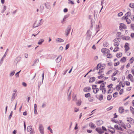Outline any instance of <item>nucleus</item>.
<instances>
[{"label": "nucleus", "instance_id": "obj_1", "mask_svg": "<svg viewBox=\"0 0 134 134\" xmlns=\"http://www.w3.org/2000/svg\"><path fill=\"white\" fill-rule=\"evenodd\" d=\"M71 25H69L67 27L66 30L65 31V35L66 36H67L70 33L71 29Z\"/></svg>", "mask_w": 134, "mask_h": 134}, {"label": "nucleus", "instance_id": "obj_2", "mask_svg": "<svg viewBox=\"0 0 134 134\" xmlns=\"http://www.w3.org/2000/svg\"><path fill=\"white\" fill-rule=\"evenodd\" d=\"M39 130L41 134H44V127L43 125L41 124H40L39 125Z\"/></svg>", "mask_w": 134, "mask_h": 134}, {"label": "nucleus", "instance_id": "obj_3", "mask_svg": "<svg viewBox=\"0 0 134 134\" xmlns=\"http://www.w3.org/2000/svg\"><path fill=\"white\" fill-rule=\"evenodd\" d=\"M43 23H41L40 22H37V21H36L34 24L32 28L34 29L36 27L38 26H39L41 25Z\"/></svg>", "mask_w": 134, "mask_h": 134}, {"label": "nucleus", "instance_id": "obj_4", "mask_svg": "<svg viewBox=\"0 0 134 134\" xmlns=\"http://www.w3.org/2000/svg\"><path fill=\"white\" fill-rule=\"evenodd\" d=\"M86 34V39L87 40H89L90 39L91 36L92 32L90 30H88L87 31Z\"/></svg>", "mask_w": 134, "mask_h": 134}, {"label": "nucleus", "instance_id": "obj_5", "mask_svg": "<svg viewBox=\"0 0 134 134\" xmlns=\"http://www.w3.org/2000/svg\"><path fill=\"white\" fill-rule=\"evenodd\" d=\"M89 125L90 127L92 129H94L96 127L95 125L92 122H90L89 124Z\"/></svg>", "mask_w": 134, "mask_h": 134}, {"label": "nucleus", "instance_id": "obj_6", "mask_svg": "<svg viewBox=\"0 0 134 134\" xmlns=\"http://www.w3.org/2000/svg\"><path fill=\"white\" fill-rule=\"evenodd\" d=\"M96 130L99 134H102L104 132V131H102L100 128H96Z\"/></svg>", "mask_w": 134, "mask_h": 134}, {"label": "nucleus", "instance_id": "obj_7", "mask_svg": "<svg viewBox=\"0 0 134 134\" xmlns=\"http://www.w3.org/2000/svg\"><path fill=\"white\" fill-rule=\"evenodd\" d=\"M127 78L129 79L132 82H133L134 80L133 76L131 74H129L127 76Z\"/></svg>", "mask_w": 134, "mask_h": 134}, {"label": "nucleus", "instance_id": "obj_8", "mask_svg": "<svg viewBox=\"0 0 134 134\" xmlns=\"http://www.w3.org/2000/svg\"><path fill=\"white\" fill-rule=\"evenodd\" d=\"M120 26H119V28L120 30H121L122 29H125V25L124 24L122 23H120Z\"/></svg>", "mask_w": 134, "mask_h": 134}, {"label": "nucleus", "instance_id": "obj_9", "mask_svg": "<svg viewBox=\"0 0 134 134\" xmlns=\"http://www.w3.org/2000/svg\"><path fill=\"white\" fill-rule=\"evenodd\" d=\"M127 121L130 124L133 123L134 121L133 119L130 117L127 118Z\"/></svg>", "mask_w": 134, "mask_h": 134}, {"label": "nucleus", "instance_id": "obj_10", "mask_svg": "<svg viewBox=\"0 0 134 134\" xmlns=\"http://www.w3.org/2000/svg\"><path fill=\"white\" fill-rule=\"evenodd\" d=\"M91 89V88L89 87H88L85 88L83 89V91L85 92H89Z\"/></svg>", "mask_w": 134, "mask_h": 134}, {"label": "nucleus", "instance_id": "obj_11", "mask_svg": "<svg viewBox=\"0 0 134 134\" xmlns=\"http://www.w3.org/2000/svg\"><path fill=\"white\" fill-rule=\"evenodd\" d=\"M124 111V109L123 108V107H119V112L120 113H122Z\"/></svg>", "mask_w": 134, "mask_h": 134}, {"label": "nucleus", "instance_id": "obj_12", "mask_svg": "<svg viewBox=\"0 0 134 134\" xmlns=\"http://www.w3.org/2000/svg\"><path fill=\"white\" fill-rule=\"evenodd\" d=\"M62 56L61 55H59L56 59V61L58 63L61 61L62 59Z\"/></svg>", "mask_w": 134, "mask_h": 134}, {"label": "nucleus", "instance_id": "obj_13", "mask_svg": "<svg viewBox=\"0 0 134 134\" xmlns=\"http://www.w3.org/2000/svg\"><path fill=\"white\" fill-rule=\"evenodd\" d=\"M96 79V78L95 77H92L90 78L89 80V82L90 83L92 82H94Z\"/></svg>", "mask_w": 134, "mask_h": 134}, {"label": "nucleus", "instance_id": "obj_14", "mask_svg": "<svg viewBox=\"0 0 134 134\" xmlns=\"http://www.w3.org/2000/svg\"><path fill=\"white\" fill-rule=\"evenodd\" d=\"M47 4L46 3H45L44 5L46 8L48 9H50L51 8V7L49 5V3L47 2Z\"/></svg>", "mask_w": 134, "mask_h": 134}, {"label": "nucleus", "instance_id": "obj_15", "mask_svg": "<svg viewBox=\"0 0 134 134\" xmlns=\"http://www.w3.org/2000/svg\"><path fill=\"white\" fill-rule=\"evenodd\" d=\"M64 41L63 39L60 38H57L56 40V42L57 43L63 42Z\"/></svg>", "mask_w": 134, "mask_h": 134}, {"label": "nucleus", "instance_id": "obj_16", "mask_svg": "<svg viewBox=\"0 0 134 134\" xmlns=\"http://www.w3.org/2000/svg\"><path fill=\"white\" fill-rule=\"evenodd\" d=\"M44 41V40L43 39H41L39 40L37 43L39 45H41Z\"/></svg>", "mask_w": 134, "mask_h": 134}, {"label": "nucleus", "instance_id": "obj_17", "mask_svg": "<svg viewBox=\"0 0 134 134\" xmlns=\"http://www.w3.org/2000/svg\"><path fill=\"white\" fill-rule=\"evenodd\" d=\"M103 123V121L102 120H99L96 121L97 124L98 125H100Z\"/></svg>", "mask_w": 134, "mask_h": 134}, {"label": "nucleus", "instance_id": "obj_18", "mask_svg": "<svg viewBox=\"0 0 134 134\" xmlns=\"http://www.w3.org/2000/svg\"><path fill=\"white\" fill-rule=\"evenodd\" d=\"M44 73L43 72L42 74V82H38V85H40V86L42 84L43 80L44 79Z\"/></svg>", "mask_w": 134, "mask_h": 134}, {"label": "nucleus", "instance_id": "obj_19", "mask_svg": "<svg viewBox=\"0 0 134 134\" xmlns=\"http://www.w3.org/2000/svg\"><path fill=\"white\" fill-rule=\"evenodd\" d=\"M21 57L19 56H18L16 58L15 60L17 61L16 64H17L20 61L21 59Z\"/></svg>", "mask_w": 134, "mask_h": 134}, {"label": "nucleus", "instance_id": "obj_20", "mask_svg": "<svg viewBox=\"0 0 134 134\" xmlns=\"http://www.w3.org/2000/svg\"><path fill=\"white\" fill-rule=\"evenodd\" d=\"M32 126H27V130L28 132H29L32 130Z\"/></svg>", "mask_w": 134, "mask_h": 134}, {"label": "nucleus", "instance_id": "obj_21", "mask_svg": "<svg viewBox=\"0 0 134 134\" xmlns=\"http://www.w3.org/2000/svg\"><path fill=\"white\" fill-rule=\"evenodd\" d=\"M127 131V132L129 134H134V131L130 130H128Z\"/></svg>", "mask_w": 134, "mask_h": 134}, {"label": "nucleus", "instance_id": "obj_22", "mask_svg": "<svg viewBox=\"0 0 134 134\" xmlns=\"http://www.w3.org/2000/svg\"><path fill=\"white\" fill-rule=\"evenodd\" d=\"M71 91H69V93L68 94V101H69L70 100L71 98Z\"/></svg>", "mask_w": 134, "mask_h": 134}, {"label": "nucleus", "instance_id": "obj_23", "mask_svg": "<svg viewBox=\"0 0 134 134\" xmlns=\"http://www.w3.org/2000/svg\"><path fill=\"white\" fill-rule=\"evenodd\" d=\"M131 15V14L130 12H128L126 13V16H127V18H128L129 17L130 18Z\"/></svg>", "mask_w": 134, "mask_h": 134}, {"label": "nucleus", "instance_id": "obj_24", "mask_svg": "<svg viewBox=\"0 0 134 134\" xmlns=\"http://www.w3.org/2000/svg\"><path fill=\"white\" fill-rule=\"evenodd\" d=\"M119 85L120 86H122V87H124L125 85L124 83H123V82L121 81L120 82Z\"/></svg>", "mask_w": 134, "mask_h": 134}, {"label": "nucleus", "instance_id": "obj_25", "mask_svg": "<svg viewBox=\"0 0 134 134\" xmlns=\"http://www.w3.org/2000/svg\"><path fill=\"white\" fill-rule=\"evenodd\" d=\"M126 61V57H124L122 58L120 60L121 62L124 63Z\"/></svg>", "mask_w": 134, "mask_h": 134}, {"label": "nucleus", "instance_id": "obj_26", "mask_svg": "<svg viewBox=\"0 0 134 134\" xmlns=\"http://www.w3.org/2000/svg\"><path fill=\"white\" fill-rule=\"evenodd\" d=\"M8 51V49H7L5 53L4 54V55H3V57H2V58L1 59L3 60L4 58L5 57V56L6 55V53H7V52Z\"/></svg>", "mask_w": 134, "mask_h": 134}, {"label": "nucleus", "instance_id": "obj_27", "mask_svg": "<svg viewBox=\"0 0 134 134\" xmlns=\"http://www.w3.org/2000/svg\"><path fill=\"white\" fill-rule=\"evenodd\" d=\"M122 55V54L121 53H118L116 55V57L118 58H119Z\"/></svg>", "mask_w": 134, "mask_h": 134}, {"label": "nucleus", "instance_id": "obj_28", "mask_svg": "<svg viewBox=\"0 0 134 134\" xmlns=\"http://www.w3.org/2000/svg\"><path fill=\"white\" fill-rule=\"evenodd\" d=\"M108 45V43L107 42H105L103 43V46L104 47H107Z\"/></svg>", "mask_w": 134, "mask_h": 134}, {"label": "nucleus", "instance_id": "obj_29", "mask_svg": "<svg viewBox=\"0 0 134 134\" xmlns=\"http://www.w3.org/2000/svg\"><path fill=\"white\" fill-rule=\"evenodd\" d=\"M44 9V7L43 5H41L40 6V11L42 13L43 12V10Z\"/></svg>", "mask_w": 134, "mask_h": 134}, {"label": "nucleus", "instance_id": "obj_30", "mask_svg": "<svg viewBox=\"0 0 134 134\" xmlns=\"http://www.w3.org/2000/svg\"><path fill=\"white\" fill-rule=\"evenodd\" d=\"M126 22L128 24H130L131 23V20L128 19L127 18V16H126Z\"/></svg>", "mask_w": 134, "mask_h": 134}, {"label": "nucleus", "instance_id": "obj_31", "mask_svg": "<svg viewBox=\"0 0 134 134\" xmlns=\"http://www.w3.org/2000/svg\"><path fill=\"white\" fill-rule=\"evenodd\" d=\"M130 110L133 114V116L134 117V108H133L132 107H130Z\"/></svg>", "mask_w": 134, "mask_h": 134}, {"label": "nucleus", "instance_id": "obj_32", "mask_svg": "<svg viewBox=\"0 0 134 134\" xmlns=\"http://www.w3.org/2000/svg\"><path fill=\"white\" fill-rule=\"evenodd\" d=\"M112 98V96L111 95H109L107 97V100H110Z\"/></svg>", "mask_w": 134, "mask_h": 134}, {"label": "nucleus", "instance_id": "obj_33", "mask_svg": "<svg viewBox=\"0 0 134 134\" xmlns=\"http://www.w3.org/2000/svg\"><path fill=\"white\" fill-rule=\"evenodd\" d=\"M129 44L128 43H126V51L129 49L130 48L129 47Z\"/></svg>", "mask_w": 134, "mask_h": 134}, {"label": "nucleus", "instance_id": "obj_34", "mask_svg": "<svg viewBox=\"0 0 134 134\" xmlns=\"http://www.w3.org/2000/svg\"><path fill=\"white\" fill-rule=\"evenodd\" d=\"M130 7L131 8H134V3H131L129 4Z\"/></svg>", "mask_w": 134, "mask_h": 134}, {"label": "nucleus", "instance_id": "obj_35", "mask_svg": "<svg viewBox=\"0 0 134 134\" xmlns=\"http://www.w3.org/2000/svg\"><path fill=\"white\" fill-rule=\"evenodd\" d=\"M15 72V70H14L12 72L9 74L10 76H13L14 75V73Z\"/></svg>", "mask_w": 134, "mask_h": 134}, {"label": "nucleus", "instance_id": "obj_36", "mask_svg": "<svg viewBox=\"0 0 134 134\" xmlns=\"http://www.w3.org/2000/svg\"><path fill=\"white\" fill-rule=\"evenodd\" d=\"M103 98V96L102 94H100V95L99 97L98 98V99L100 100H102Z\"/></svg>", "mask_w": 134, "mask_h": 134}, {"label": "nucleus", "instance_id": "obj_37", "mask_svg": "<svg viewBox=\"0 0 134 134\" xmlns=\"http://www.w3.org/2000/svg\"><path fill=\"white\" fill-rule=\"evenodd\" d=\"M91 94L90 93H87L86 94H85V96L86 98H88L90 96Z\"/></svg>", "mask_w": 134, "mask_h": 134}, {"label": "nucleus", "instance_id": "obj_38", "mask_svg": "<svg viewBox=\"0 0 134 134\" xmlns=\"http://www.w3.org/2000/svg\"><path fill=\"white\" fill-rule=\"evenodd\" d=\"M6 9V6H4V8L1 11V13H4V11H5V10Z\"/></svg>", "mask_w": 134, "mask_h": 134}, {"label": "nucleus", "instance_id": "obj_39", "mask_svg": "<svg viewBox=\"0 0 134 134\" xmlns=\"http://www.w3.org/2000/svg\"><path fill=\"white\" fill-rule=\"evenodd\" d=\"M119 49V48L118 47H116L113 50V51L114 52H116L118 51V49Z\"/></svg>", "mask_w": 134, "mask_h": 134}, {"label": "nucleus", "instance_id": "obj_40", "mask_svg": "<svg viewBox=\"0 0 134 134\" xmlns=\"http://www.w3.org/2000/svg\"><path fill=\"white\" fill-rule=\"evenodd\" d=\"M107 58H111L112 57V56L111 54L109 53L107 55Z\"/></svg>", "mask_w": 134, "mask_h": 134}, {"label": "nucleus", "instance_id": "obj_41", "mask_svg": "<svg viewBox=\"0 0 134 134\" xmlns=\"http://www.w3.org/2000/svg\"><path fill=\"white\" fill-rule=\"evenodd\" d=\"M114 46L117 47V46L119 45V43L118 42H114Z\"/></svg>", "mask_w": 134, "mask_h": 134}, {"label": "nucleus", "instance_id": "obj_42", "mask_svg": "<svg viewBox=\"0 0 134 134\" xmlns=\"http://www.w3.org/2000/svg\"><path fill=\"white\" fill-rule=\"evenodd\" d=\"M119 41V39L118 38L115 39L114 40V42H118Z\"/></svg>", "mask_w": 134, "mask_h": 134}, {"label": "nucleus", "instance_id": "obj_43", "mask_svg": "<svg viewBox=\"0 0 134 134\" xmlns=\"http://www.w3.org/2000/svg\"><path fill=\"white\" fill-rule=\"evenodd\" d=\"M120 86L118 85H117L116 86V89L118 91H119L120 89Z\"/></svg>", "mask_w": 134, "mask_h": 134}, {"label": "nucleus", "instance_id": "obj_44", "mask_svg": "<svg viewBox=\"0 0 134 134\" xmlns=\"http://www.w3.org/2000/svg\"><path fill=\"white\" fill-rule=\"evenodd\" d=\"M118 93L117 92H116L114 93L113 95V96L114 98H116L117 97V96H115V95H117L118 94Z\"/></svg>", "mask_w": 134, "mask_h": 134}, {"label": "nucleus", "instance_id": "obj_45", "mask_svg": "<svg viewBox=\"0 0 134 134\" xmlns=\"http://www.w3.org/2000/svg\"><path fill=\"white\" fill-rule=\"evenodd\" d=\"M120 125H121V127H123L124 129H126L125 125L124 124L122 123Z\"/></svg>", "mask_w": 134, "mask_h": 134}, {"label": "nucleus", "instance_id": "obj_46", "mask_svg": "<svg viewBox=\"0 0 134 134\" xmlns=\"http://www.w3.org/2000/svg\"><path fill=\"white\" fill-rule=\"evenodd\" d=\"M117 71H115L112 74V75H111L112 77L114 76H115L116 74L117 73Z\"/></svg>", "mask_w": 134, "mask_h": 134}, {"label": "nucleus", "instance_id": "obj_47", "mask_svg": "<svg viewBox=\"0 0 134 134\" xmlns=\"http://www.w3.org/2000/svg\"><path fill=\"white\" fill-rule=\"evenodd\" d=\"M46 103H43L42 105V108H43L45 107H46Z\"/></svg>", "mask_w": 134, "mask_h": 134}, {"label": "nucleus", "instance_id": "obj_48", "mask_svg": "<svg viewBox=\"0 0 134 134\" xmlns=\"http://www.w3.org/2000/svg\"><path fill=\"white\" fill-rule=\"evenodd\" d=\"M111 120L112 121L114 122L115 123H117L118 122V121H116L114 119H111Z\"/></svg>", "mask_w": 134, "mask_h": 134}, {"label": "nucleus", "instance_id": "obj_49", "mask_svg": "<svg viewBox=\"0 0 134 134\" xmlns=\"http://www.w3.org/2000/svg\"><path fill=\"white\" fill-rule=\"evenodd\" d=\"M110 52V51L109 49H108L106 48H105V53H108Z\"/></svg>", "mask_w": 134, "mask_h": 134}, {"label": "nucleus", "instance_id": "obj_50", "mask_svg": "<svg viewBox=\"0 0 134 134\" xmlns=\"http://www.w3.org/2000/svg\"><path fill=\"white\" fill-rule=\"evenodd\" d=\"M98 13V12L97 10H94V16L95 17V15H97Z\"/></svg>", "mask_w": 134, "mask_h": 134}, {"label": "nucleus", "instance_id": "obj_51", "mask_svg": "<svg viewBox=\"0 0 134 134\" xmlns=\"http://www.w3.org/2000/svg\"><path fill=\"white\" fill-rule=\"evenodd\" d=\"M16 97V96H12V98H11V101H13L14 99H15Z\"/></svg>", "mask_w": 134, "mask_h": 134}, {"label": "nucleus", "instance_id": "obj_52", "mask_svg": "<svg viewBox=\"0 0 134 134\" xmlns=\"http://www.w3.org/2000/svg\"><path fill=\"white\" fill-rule=\"evenodd\" d=\"M12 113H13V111H12L10 113L9 115V120H10L11 118H12Z\"/></svg>", "mask_w": 134, "mask_h": 134}, {"label": "nucleus", "instance_id": "obj_53", "mask_svg": "<svg viewBox=\"0 0 134 134\" xmlns=\"http://www.w3.org/2000/svg\"><path fill=\"white\" fill-rule=\"evenodd\" d=\"M113 86V84L112 83H111L109 85L107 86V87H108L109 88H111Z\"/></svg>", "mask_w": 134, "mask_h": 134}, {"label": "nucleus", "instance_id": "obj_54", "mask_svg": "<svg viewBox=\"0 0 134 134\" xmlns=\"http://www.w3.org/2000/svg\"><path fill=\"white\" fill-rule=\"evenodd\" d=\"M134 59L133 58V57L132 58L130 59V63H132L134 61Z\"/></svg>", "mask_w": 134, "mask_h": 134}, {"label": "nucleus", "instance_id": "obj_55", "mask_svg": "<svg viewBox=\"0 0 134 134\" xmlns=\"http://www.w3.org/2000/svg\"><path fill=\"white\" fill-rule=\"evenodd\" d=\"M113 108V106H110L107 108V111H109V110H110L111 109Z\"/></svg>", "mask_w": 134, "mask_h": 134}, {"label": "nucleus", "instance_id": "obj_56", "mask_svg": "<svg viewBox=\"0 0 134 134\" xmlns=\"http://www.w3.org/2000/svg\"><path fill=\"white\" fill-rule=\"evenodd\" d=\"M119 64H120V62H118L117 63H114V66H116L119 65Z\"/></svg>", "mask_w": 134, "mask_h": 134}, {"label": "nucleus", "instance_id": "obj_57", "mask_svg": "<svg viewBox=\"0 0 134 134\" xmlns=\"http://www.w3.org/2000/svg\"><path fill=\"white\" fill-rule=\"evenodd\" d=\"M96 92H95L94 90H93V92L94 93H95V94L97 92L99 91L98 88H96Z\"/></svg>", "mask_w": 134, "mask_h": 134}, {"label": "nucleus", "instance_id": "obj_58", "mask_svg": "<svg viewBox=\"0 0 134 134\" xmlns=\"http://www.w3.org/2000/svg\"><path fill=\"white\" fill-rule=\"evenodd\" d=\"M123 15V13L122 12H120L118 14V16H121Z\"/></svg>", "mask_w": 134, "mask_h": 134}, {"label": "nucleus", "instance_id": "obj_59", "mask_svg": "<svg viewBox=\"0 0 134 134\" xmlns=\"http://www.w3.org/2000/svg\"><path fill=\"white\" fill-rule=\"evenodd\" d=\"M66 18H65L64 17L63 18V20L61 21V23L62 24L64 23V22L65 20H66Z\"/></svg>", "mask_w": 134, "mask_h": 134}, {"label": "nucleus", "instance_id": "obj_60", "mask_svg": "<svg viewBox=\"0 0 134 134\" xmlns=\"http://www.w3.org/2000/svg\"><path fill=\"white\" fill-rule=\"evenodd\" d=\"M105 48H103L102 49H101V52L103 53H105Z\"/></svg>", "mask_w": 134, "mask_h": 134}, {"label": "nucleus", "instance_id": "obj_61", "mask_svg": "<svg viewBox=\"0 0 134 134\" xmlns=\"http://www.w3.org/2000/svg\"><path fill=\"white\" fill-rule=\"evenodd\" d=\"M69 44H67L66 45V47H65V49L66 50H67V49H68V48H69Z\"/></svg>", "mask_w": 134, "mask_h": 134}, {"label": "nucleus", "instance_id": "obj_62", "mask_svg": "<svg viewBox=\"0 0 134 134\" xmlns=\"http://www.w3.org/2000/svg\"><path fill=\"white\" fill-rule=\"evenodd\" d=\"M39 62V60L38 59H35V62L34 64V65L36 63H38Z\"/></svg>", "mask_w": 134, "mask_h": 134}, {"label": "nucleus", "instance_id": "obj_63", "mask_svg": "<svg viewBox=\"0 0 134 134\" xmlns=\"http://www.w3.org/2000/svg\"><path fill=\"white\" fill-rule=\"evenodd\" d=\"M102 130H103V131H107V129L105 127L102 126Z\"/></svg>", "mask_w": 134, "mask_h": 134}, {"label": "nucleus", "instance_id": "obj_64", "mask_svg": "<svg viewBox=\"0 0 134 134\" xmlns=\"http://www.w3.org/2000/svg\"><path fill=\"white\" fill-rule=\"evenodd\" d=\"M114 127L115 128L116 130H118V129L119 127L117 125H114Z\"/></svg>", "mask_w": 134, "mask_h": 134}]
</instances>
